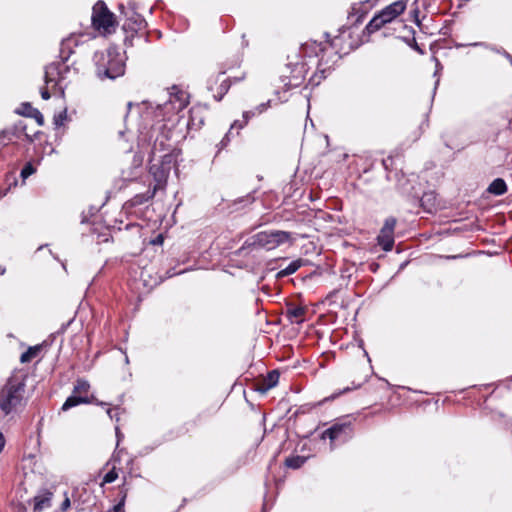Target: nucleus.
Returning <instances> with one entry per match:
<instances>
[{"mask_svg":"<svg viewBox=\"0 0 512 512\" xmlns=\"http://www.w3.org/2000/svg\"><path fill=\"white\" fill-rule=\"evenodd\" d=\"M26 381L24 376L12 375L0 388V411L14 417L26 406Z\"/></svg>","mask_w":512,"mask_h":512,"instance_id":"nucleus-1","label":"nucleus"},{"mask_svg":"<svg viewBox=\"0 0 512 512\" xmlns=\"http://www.w3.org/2000/svg\"><path fill=\"white\" fill-rule=\"evenodd\" d=\"M95 73L100 80H115L125 73V60L123 55L115 48L94 53Z\"/></svg>","mask_w":512,"mask_h":512,"instance_id":"nucleus-2","label":"nucleus"},{"mask_svg":"<svg viewBox=\"0 0 512 512\" xmlns=\"http://www.w3.org/2000/svg\"><path fill=\"white\" fill-rule=\"evenodd\" d=\"M353 422L349 417L336 420L329 428L324 430L320 436L321 439H329L330 446L333 449L338 444H343L353 437Z\"/></svg>","mask_w":512,"mask_h":512,"instance_id":"nucleus-3","label":"nucleus"},{"mask_svg":"<svg viewBox=\"0 0 512 512\" xmlns=\"http://www.w3.org/2000/svg\"><path fill=\"white\" fill-rule=\"evenodd\" d=\"M407 6V0H398L386 6L375 15L366 25L365 30L372 34L382 28L386 23L393 21L402 14Z\"/></svg>","mask_w":512,"mask_h":512,"instance_id":"nucleus-4","label":"nucleus"},{"mask_svg":"<svg viewBox=\"0 0 512 512\" xmlns=\"http://www.w3.org/2000/svg\"><path fill=\"white\" fill-rule=\"evenodd\" d=\"M175 161L176 159L173 153H166L161 156L160 164H153L150 166L149 172L155 181L153 186L154 190L159 191L166 188L167 180Z\"/></svg>","mask_w":512,"mask_h":512,"instance_id":"nucleus-5","label":"nucleus"},{"mask_svg":"<svg viewBox=\"0 0 512 512\" xmlns=\"http://www.w3.org/2000/svg\"><path fill=\"white\" fill-rule=\"evenodd\" d=\"M261 249L267 251L276 249L284 243H294L293 233L282 230H267L257 233Z\"/></svg>","mask_w":512,"mask_h":512,"instance_id":"nucleus-6","label":"nucleus"},{"mask_svg":"<svg viewBox=\"0 0 512 512\" xmlns=\"http://www.w3.org/2000/svg\"><path fill=\"white\" fill-rule=\"evenodd\" d=\"M91 21L95 29L110 32V27L114 26L115 17L103 1H98L93 6Z\"/></svg>","mask_w":512,"mask_h":512,"instance_id":"nucleus-7","label":"nucleus"},{"mask_svg":"<svg viewBox=\"0 0 512 512\" xmlns=\"http://www.w3.org/2000/svg\"><path fill=\"white\" fill-rule=\"evenodd\" d=\"M382 165L387 172L386 178L389 181L394 180L396 182V189L402 194L411 195L410 180L402 171H396L393 173L391 167L393 165V158L387 157L382 160Z\"/></svg>","mask_w":512,"mask_h":512,"instance_id":"nucleus-8","label":"nucleus"},{"mask_svg":"<svg viewBox=\"0 0 512 512\" xmlns=\"http://www.w3.org/2000/svg\"><path fill=\"white\" fill-rule=\"evenodd\" d=\"M397 219L390 216L385 219L384 224L377 236V243L384 251H391L394 246V231Z\"/></svg>","mask_w":512,"mask_h":512,"instance_id":"nucleus-9","label":"nucleus"},{"mask_svg":"<svg viewBox=\"0 0 512 512\" xmlns=\"http://www.w3.org/2000/svg\"><path fill=\"white\" fill-rule=\"evenodd\" d=\"M27 125L24 121H18L15 125L12 127L6 128L0 132V138L3 141L12 142L15 139H20L22 135L25 136V138L29 142H33L34 138L40 134V132H35L33 136H31L27 131Z\"/></svg>","mask_w":512,"mask_h":512,"instance_id":"nucleus-10","label":"nucleus"},{"mask_svg":"<svg viewBox=\"0 0 512 512\" xmlns=\"http://www.w3.org/2000/svg\"><path fill=\"white\" fill-rule=\"evenodd\" d=\"M16 112L20 115L34 118L39 126L44 125V116L42 113L38 109L32 107V105L28 102L22 103Z\"/></svg>","mask_w":512,"mask_h":512,"instance_id":"nucleus-11","label":"nucleus"},{"mask_svg":"<svg viewBox=\"0 0 512 512\" xmlns=\"http://www.w3.org/2000/svg\"><path fill=\"white\" fill-rule=\"evenodd\" d=\"M260 244L257 233L248 237L242 246L235 251V255L237 256H247L250 252L254 250H259Z\"/></svg>","mask_w":512,"mask_h":512,"instance_id":"nucleus-12","label":"nucleus"},{"mask_svg":"<svg viewBox=\"0 0 512 512\" xmlns=\"http://www.w3.org/2000/svg\"><path fill=\"white\" fill-rule=\"evenodd\" d=\"M306 308L299 305H288L286 316L291 323H302L306 314Z\"/></svg>","mask_w":512,"mask_h":512,"instance_id":"nucleus-13","label":"nucleus"},{"mask_svg":"<svg viewBox=\"0 0 512 512\" xmlns=\"http://www.w3.org/2000/svg\"><path fill=\"white\" fill-rule=\"evenodd\" d=\"M279 381V373L277 370H272L268 372L267 376L263 379V381L258 384L256 390L260 393L264 394L271 388L275 387Z\"/></svg>","mask_w":512,"mask_h":512,"instance_id":"nucleus-14","label":"nucleus"},{"mask_svg":"<svg viewBox=\"0 0 512 512\" xmlns=\"http://www.w3.org/2000/svg\"><path fill=\"white\" fill-rule=\"evenodd\" d=\"M78 45V36L71 35L61 42L60 46V58L63 62H66L72 54V47Z\"/></svg>","mask_w":512,"mask_h":512,"instance_id":"nucleus-15","label":"nucleus"},{"mask_svg":"<svg viewBox=\"0 0 512 512\" xmlns=\"http://www.w3.org/2000/svg\"><path fill=\"white\" fill-rule=\"evenodd\" d=\"M156 192L157 191L154 190L153 188H149L144 193L136 194L129 201H127L126 204L128 206H130V207H137V206L143 205L144 203H146V202L150 201L151 199H153L155 194H156Z\"/></svg>","mask_w":512,"mask_h":512,"instance_id":"nucleus-16","label":"nucleus"},{"mask_svg":"<svg viewBox=\"0 0 512 512\" xmlns=\"http://www.w3.org/2000/svg\"><path fill=\"white\" fill-rule=\"evenodd\" d=\"M53 494L49 491H45L43 494L34 497V511L41 512L51 506Z\"/></svg>","mask_w":512,"mask_h":512,"instance_id":"nucleus-17","label":"nucleus"},{"mask_svg":"<svg viewBox=\"0 0 512 512\" xmlns=\"http://www.w3.org/2000/svg\"><path fill=\"white\" fill-rule=\"evenodd\" d=\"M243 77L240 78H234L233 80L230 78L224 79L221 81L220 85L216 88L215 93L213 94V97L216 101H221L223 97L227 94L229 91L232 82H238L242 80Z\"/></svg>","mask_w":512,"mask_h":512,"instance_id":"nucleus-18","label":"nucleus"},{"mask_svg":"<svg viewBox=\"0 0 512 512\" xmlns=\"http://www.w3.org/2000/svg\"><path fill=\"white\" fill-rule=\"evenodd\" d=\"M305 260L299 258L297 260L292 261L286 268L280 270L276 274V279H282L286 276L294 274L300 267L304 265Z\"/></svg>","mask_w":512,"mask_h":512,"instance_id":"nucleus-19","label":"nucleus"},{"mask_svg":"<svg viewBox=\"0 0 512 512\" xmlns=\"http://www.w3.org/2000/svg\"><path fill=\"white\" fill-rule=\"evenodd\" d=\"M59 76H60V64L51 63L48 66H46L45 75H44L46 84L56 83Z\"/></svg>","mask_w":512,"mask_h":512,"instance_id":"nucleus-20","label":"nucleus"},{"mask_svg":"<svg viewBox=\"0 0 512 512\" xmlns=\"http://www.w3.org/2000/svg\"><path fill=\"white\" fill-rule=\"evenodd\" d=\"M507 186L505 181L502 178H496L491 182V184L487 188V192L490 194L500 196L506 193Z\"/></svg>","mask_w":512,"mask_h":512,"instance_id":"nucleus-21","label":"nucleus"},{"mask_svg":"<svg viewBox=\"0 0 512 512\" xmlns=\"http://www.w3.org/2000/svg\"><path fill=\"white\" fill-rule=\"evenodd\" d=\"M187 100L185 98V93L179 91L174 97H170L169 104L173 105V109L177 111L183 110L187 106Z\"/></svg>","mask_w":512,"mask_h":512,"instance_id":"nucleus-22","label":"nucleus"},{"mask_svg":"<svg viewBox=\"0 0 512 512\" xmlns=\"http://www.w3.org/2000/svg\"><path fill=\"white\" fill-rule=\"evenodd\" d=\"M168 138L164 135L157 137L153 143L151 149V156L156 157L157 152L168 150L169 144H167Z\"/></svg>","mask_w":512,"mask_h":512,"instance_id":"nucleus-23","label":"nucleus"},{"mask_svg":"<svg viewBox=\"0 0 512 512\" xmlns=\"http://www.w3.org/2000/svg\"><path fill=\"white\" fill-rule=\"evenodd\" d=\"M42 350L41 345L29 347L24 353L21 354V363H28L36 358Z\"/></svg>","mask_w":512,"mask_h":512,"instance_id":"nucleus-24","label":"nucleus"},{"mask_svg":"<svg viewBox=\"0 0 512 512\" xmlns=\"http://www.w3.org/2000/svg\"><path fill=\"white\" fill-rule=\"evenodd\" d=\"M82 403H89V399L87 397H81L77 395L69 396L62 406V410L66 411L72 407H75Z\"/></svg>","mask_w":512,"mask_h":512,"instance_id":"nucleus-25","label":"nucleus"},{"mask_svg":"<svg viewBox=\"0 0 512 512\" xmlns=\"http://www.w3.org/2000/svg\"><path fill=\"white\" fill-rule=\"evenodd\" d=\"M305 461H306V458L304 456H299V455L291 456V457L286 458L285 465L288 468L298 469L305 463Z\"/></svg>","mask_w":512,"mask_h":512,"instance_id":"nucleus-26","label":"nucleus"},{"mask_svg":"<svg viewBox=\"0 0 512 512\" xmlns=\"http://www.w3.org/2000/svg\"><path fill=\"white\" fill-rule=\"evenodd\" d=\"M434 200L435 197L433 193H425L420 200L421 206L426 210L431 211V209L434 207Z\"/></svg>","mask_w":512,"mask_h":512,"instance_id":"nucleus-27","label":"nucleus"},{"mask_svg":"<svg viewBox=\"0 0 512 512\" xmlns=\"http://www.w3.org/2000/svg\"><path fill=\"white\" fill-rule=\"evenodd\" d=\"M118 478V473L116 472V469H111L108 473L105 474L103 477V481L101 483V486H104L105 484L112 483Z\"/></svg>","mask_w":512,"mask_h":512,"instance_id":"nucleus-28","label":"nucleus"},{"mask_svg":"<svg viewBox=\"0 0 512 512\" xmlns=\"http://www.w3.org/2000/svg\"><path fill=\"white\" fill-rule=\"evenodd\" d=\"M89 389V384L88 382H86L85 380H77V383L74 387V393L76 392H87Z\"/></svg>","mask_w":512,"mask_h":512,"instance_id":"nucleus-29","label":"nucleus"},{"mask_svg":"<svg viewBox=\"0 0 512 512\" xmlns=\"http://www.w3.org/2000/svg\"><path fill=\"white\" fill-rule=\"evenodd\" d=\"M34 172H35V168L33 167V165L31 163H27L21 170V176H22V178L25 179V178L29 177L30 175H32Z\"/></svg>","mask_w":512,"mask_h":512,"instance_id":"nucleus-30","label":"nucleus"},{"mask_svg":"<svg viewBox=\"0 0 512 512\" xmlns=\"http://www.w3.org/2000/svg\"><path fill=\"white\" fill-rule=\"evenodd\" d=\"M67 118V115H66V112H61L57 115L54 116V124L59 127L61 125H63L64 121L66 120Z\"/></svg>","mask_w":512,"mask_h":512,"instance_id":"nucleus-31","label":"nucleus"},{"mask_svg":"<svg viewBox=\"0 0 512 512\" xmlns=\"http://www.w3.org/2000/svg\"><path fill=\"white\" fill-rule=\"evenodd\" d=\"M247 124L244 120H235L230 127V130L233 132L234 129H237L236 134H239V130L242 129Z\"/></svg>","mask_w":512,"mask_h":512,"instance_id":"nucleus-32","label":"nucleus"},{"mask_svg":"<svg viewBox=\"0 0 512 512\" xmlns=\"http://www.w3.org/2000/svg\"><path fill=\"white\" fill-rule=\"evenodd\" d=\"M118 410H119L118 407H116V408H108L107 409V415L109 416V418L110 419H115L116 422H119V420H120Z\"/></svg>","mask_w":512,"mask_h":512,"instance_id":"nucleus-33","label":"nucleus"},{"mask_svg":"<svg viewBox=\"0 0 512 512\" xmlns=\"http://www.w3.org/2000/svg\"><path fill=\"white\" fill-rule=\"evenodd\" d=\"M230 136H233V132L231 130H229L225 136L223 137V139L220 141V149L226 147L230 141Z\"/></svg>","mask_w":512,"mask_h":512,"instance_id":"nucleus-34","label":"nucleus"},{"mask_svg":"<svg viewBox=\"0 0 512 512\" xmlns=\"http://www.w3.org/2000/svg\"><path fill=\"white\" fill-rule=\"evenodd\" d=\"M255 115H257L256 111L255 110H250V111L243 112L242 117H243V120L248 123L249 119H251Z\"/></svg>","mask_w":512,"mask_h":512,"instance_id":"nucleus-35","label":"nucleus"},{"mask_svg":"<svg viewBox=\"0 0 512 512\" xmlns=\"http://www.w3.org/2000/svg\"><path fill=\"white\" fill-rule=\"evenodd\" d=\"M125 503L119 501L109 512H124Z\"/></svg>","mask_w":512,"mask_h":512,"instance_id":"nucleus-36","label":"nucleus"},{"mask_svg":"<svg viewBox=\"0 0 512 512\" xmlns=\"http://www.w3.org/2000/svg\"><path fill=\"white\" fill-rule=\"evenodd\" d=\"M269 102L267 103H262L260 104L259 106H257L255 108V111L257 114H261L262 112H264L266 109H267V106H268Z\"/></svg>","mask_w":512,"mask_h":512,"instance_id":"nucleus-37","label":"nucleus"},{"mask_svg":"<svg viewBox=\"0 0 512 512\" xmlns=\"http://www.w3.org/2000/svg\"><path fill=\"white\" fill-rule=\"evenodd\" d=\"M127 493H128V490L124 486H122L120 488V494H121L120 501H123V503H125V501H126Z\"/></svg>","mask_w":512,"mask_h":512,"instance_id":"nucleus-38","label":"nucleus"},{"mask_svg":"<svg viewBox=\"0 0 512 512\" xmlns=\"http://www.w3.org/2000/svg\"><path fill=\"white\" fill-rule=\"evenodd\" d=\"M70 507V500L69 498H65V500L62 502L60 510L62 512H65Z\"/></svg>","mask_w":512,"mask_h":512,"instance_id":"nucleus-39","label":"nucleus"},{"mask_svg":"<svg viewBox=\"0 0 512 512\" xmlns=\"http://www.w3.org/2000/svg\"><path fill=\"white\" fill-rule=\"evenodd\" d=\"M320 72L322 73V75L319 77L318 80H316V78L318 77L316 74L312 77V81L316 84H318L320 82L321 79H324L326 76L324 75V72L325 70H320Z\"/></svg>","mask_w":512,"mask_h":512,"instance_id":"nucleus-40","label":"nucleus"},{"mask_svg":"<svg viewBox=\"0 0 512 512\" xmlns=\"http://www.w3.org/2000/svg\"><path fill=\"white\" fill-rule=\"evenodd\" d=\"M41 97L44 99V100H48L50 98V93L47 89H42L41 90Z\"/></svg>","mask_w":512,"mask_h":512,"instance_id":"nucleus-41","label":"nucleus"},{"mask_svg":"<svg viewBox=\"0 0 512 512\" xmlns=\"http://www.w3.org/2000/svg\"><path fill=\"white\" fill-rule=\"evenodd\" d=\"M4 446H5V437H4L3 433L0 432V453L2 452Z\"/></svg>","mask_w":512,"mask_h":512,"instance_id":"nucleus-42","label":"nucleus"},{"mask_svg":"<svg viewBox=\"0 0 512 512\" xmlns=\"http://www.w3.org/2000/svg\"><path fill=\"white\" fill-rule=\"evenodd\" d=\"M413 16L415 17L416 19V24L419 25L420 24V21L418 20V14H419V10L418 8H416L415 10H413Z\"/></svg>","mask_w":512,"mask_h":512,"instance_id":"nucleus-43","label":"nucleus"},{"mask_svg":"<svg viewBox=\"0 0 512 512\" xmlns=\"http://www.w3.org/2000/svg\"><path fill=\"white\" fill-rule=\"evenodd\" d=\"M95 403H96L97 405H100V406H107V405H108L107 403H105V402H101V401H98V400H96V402H95Z\"/></svg>","mask_w":512,"mask_h":512,"instance_id":"nucleus-44","label":"nucleus"},{"mask_svg":"<svg viewBox=\"0 0 512 512\" xmlns=\"http://www.w3.org/2000/svg\"><path fill=\"white\" fill-rule=\"evenodd\" d=\"M115 430H116V435H117V437L119 438V437H120V429H119V427L117 426V427L115 428Z\"/></svg>","mask_w":512,"mask_h":512,"instance_id":"nucleus-45","label":"nucleus"},{"mask_svg":"<svg viewBox=\"0 0 512 512\" xmlns=\"http://www.w3.org/2000/svg\"><path fill=\"white\" fill-rule=\"evenodd\" d=\"M303 71H304V65L302 64V65L300 66V71H299V73H302Z\"/></svg>","mask_w":512,"mask_h":512,"instance_id":"nucleus-46","label":"nucleus"}]
</instances>
